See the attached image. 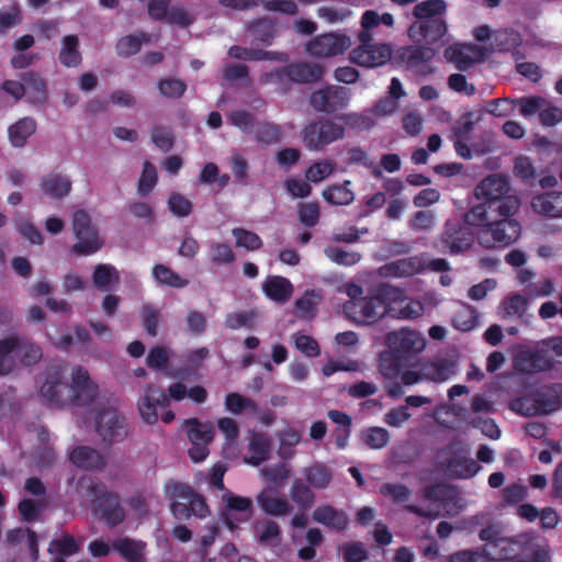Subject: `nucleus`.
I'll use <instances>...</instances> for the list:
<instances>
[{
  "instance_id": "4468645a",
  "label": "nucleus",
  "mask_w": 562,
  "mask_h": 562,
  "mask_svg": "<svg viewBox=\"0 0 562 562\" xmlns=\"http://www.w3.org/2000/svg\"><path fill=\"white\" fill-rule=\"evenodd\" d=\"M350 91L341 86H326L310 95L311 106L321 113L331 114L347 106Z\"/></svg>"
},
{
  "instance_id": "9b49d317",
  "label": "nucleus",
  "mask_w": 562,
  "mask_h": 562,
  "mask_svg": "<svg viewBox=\"0 0 562 562\" xmlns=\"http://www.w3.org/2000/svg\"><path fill=\"white\" fill-rule=\"evenodd\" d=\"M359 45L350 53V60L367 68H374L391 61L392 47L389 44L373 43L372 33L359 32Z\"/></svg>"
},
{
  "instance_id": "5fc2aeb1",
  "label": "nucleus",
  "mask_w": 562,
  "mask_h": 562,
  "mask_svg": "<svg viewBox=\"0 0 562 562\" xmlns=\"http://www.w3.org/2000/svg\"><path fill=\"white\" fill-rule=\"evenodd\" d=\"M257 317L258 314L254 310L228 313L225 317L224 325L226 328L232 330H236L243 327L254 329L256 326Z\"/></svg>"
},
{
  "instance_id": "2f4dec72",
  "label": "nucleus",
  "mask_w": 562,
  "mask_h": 562,
  "mask_svg": "<svg viewBox=\"0 0 562 562\" xmlns=\"http://www.w3.org/2000/svg\"><path fill=\"white\" fill-rule=\"evenodd\" d=\"M37 128L36 121L31 116L18 120L9 126L8 136L10 144L15 148H22L26 145L27 139L35 134Z\"/></svg>"
},
{
  "instance_id": "1a4fd4ad",
  "label": "nucleus",
  "mask_w": 562,
  "mask_h": 562,
  "mask_svg": "<svg viewBox=\"0 0 562 562\" xmlns=\"http://www.w3.org/2000/svg\"><path fill=\"white\" fill-rule=\"evenodd\" d=\"M345 133L344 125L336 124L329 119H319L307 123L301 132V137L307 149L322 150L329 144L342 139Z\"/></svg>"
},
{
  "instance_id": "58836bf2",
  "label": "nucleus",
  "mask_w": 562,
  "mask_h": 562,
  "mask_svg": "<svg viewBox=\"0 0 562 562\" xmlns=\"http://www.w3.org/2000/svg\"><path fill=\"white\" fill-rule=\"evenodd\" d=\"M484 111L464 112L451 128L450 138L471 139V134L476 123L482 121Z\"/></svg>"
},
{
  "instance_id": "a19ab883",
  "label": "nucleus",
  "mask_w": 562,
  "mask_h": 562,
  "mask_svg": "<svg viewBox=\"0 0 562 562\" xmlns=\"http://www.w3.org/2000/svg\"><path fill=\"white\" fill-rule=\"evenodd\" d=\"M350 184V180H345L341 184L329 186L322 192V196L331 205H349L355 200V193L349 188Z\"/></svg>"
},
{
  "instance_id": "864d4df0",
  "label": "nucleus",
  "mask_w": 562,
  "mask_h": 562,
  "mask_svg": "<svg viewBox=\"0 0 562 562\" xmlns=\"http://www.w3.org/2000/svg\"><path fill=\"white\" fill-rule=\"evenodd\" d=\"M326 257L339 266L351 267L361 260V254L353 250H345L338 246H327L324 249Z\"/></svg>"
},
{
  "instance_id": "4d7b16f0",
  "label": "nucleus",
  "mask_w": 562,
  "mask_h": 562,
  "mask_svg": "<svg viewBox=\"0 0 562 562\" xmlns=\"http://www.w3.org/2000/svg\"><path fill=\"white\" fill-rule=\"evenodd\" d=\"M164 491L166 497L170 499L171 503L181 501H184L183 503H188V501L195 493L190 485L177 482L175 480L167 481Z\"/></svg>"
},
{
  "instance_id": "e433bc0d",
  "label": "nucleus",
  "mask_w": 562,
  "mask_h": 562,
  "mask_svg": "<svg viewBox=\"0 0 562 562\" xmlns=\"http://www.w3.org/2000/svg\"><path fill=\"white\" fill-rule=\"evenodd\" d=\"M115 550L126 562H143L145 543L128 537L117 539L112 543Z\"/></svg>"
},
{
  "instance_id": "a211bd4d",
  "label": "nucleus",
  "mask_w": 562,
  "mask_h": 562,
  "mask_svg": "<svg viewBox=\"0 0 562 562\" xmlns=\"http://www.w3.org/2000/svg\"><path fill=\"white\" fill-rule=\"evenodd\" d=\"M441 469L454 479H471L481 469L477 462L469 458V451L460 448L450 452L449 457L441 463Z\"/></svg>"
},
{
  "instance_id": "6e6d98bb",
  "label": "nucleus",
  "mask_w": 562,
  "mask_h": 562,
  "mask_svg": "<svg viewBox=\"0 0 562 562\" xmlns=\"http://www.w3.org/2000/svg\"><path fill=\"white\" fill-rule=\"evenodd\" d=\"M15 347L14 339L0 340V375H7L18 368V360L12 355Z\"/></svg>"
},
{
  "instance_id": "6ab92c4d",
  "label": "nucleus",
  "mask_w": 562,
  "mask_h": 562,
  "mask_svg": "<svg viewBox=\"0 0 562 562\" xmlns=\"http://www.w3.org/2000/svg\"><path fill=\"white\" fill-rule=\"evenodd\" d=\"M426 270V260L423 255L411 256L390 261L378 269L382 278H408Z\"/></svg>"
},
{
  "instance_id": "c9c22d12",
  "label": "nucleus",
  "mask_w": 562,
  "mask_h": 562,
  "mask_svg": "<svg viewBox=\"0 0 562 562\" xmlns=\"http://www.w3.org/2000/svg\"><path fill=\"white\" fill-rule=\"evenodd\" d=\"M121 281L120 272L111 263H99L92 273L93 285L101 291H109L119 285Z\"/></svg>"
},
{
  "instance_id": "13d9d810",
  "label": "nucleus",
  "mask_w": 562,
  "mask_h": 562,
  "mask_svg": "<svg viewBox=\"0 0 562 562\" xmlns=\"http://www.w3.org/2000/svg\"><path fill=\"white\" fill-rule=\"evenodd\" d=\"M397 307H392L391 312L400 319H416L424 314V306L416 300H400Z\"/></svg>"
},
{
  "instance_id": "39448f33",
  "label": "nucleus",
  "mask_w": 562,
  "mask_h": 562,
  "mask_svg": "<svg viewBox=\"0 0 562 562\" xmlns=\"http://www.w3.org/2000/svg\"><path fill=\"white\" fill-rule=\"evenodd\" d=\"M562 406V383L543 385L531 395L512 401L513 411L524 416L548 415Z\"/></svg>"
},
{
  "instance_id": "423d86ee",
  "label": "nucleus",
  "mask_w": 562,
  "mask_h": 562,
  "mask_svg": "<svg viewBox=\"0 0 562 562\" xmlns=\"http://www.w3.org/2000/svg\"><path fill=\"white\" fill-rule=\"evenodd\" d=\"M72 232L77 238V243L71 246V252L86 257L98 252L104 245V240L100 237L99 231L93 225L91 216L85 210H77L72 214L71 221Z\"/></svg>"
},
{
  "instance_id": "ddd939ff",
  "label": "nucleus",
  "mask_w": 562,
  "mask_h": 562,
  "mask_svg": "<svg viewBox=\"0 0 562 562\" xmlns=\"http://www.w3.org/2000/svg\"><path fill=\"white\" fill-rule=\"evenodd\" d=\"M95 430L108 443L121 442L128 435L125 417L114 408H104L99 412L95 418Z\"/></svg>"
},
{
  "instance_id": "a878e982",
  "label": "nucleus",
  "mask_w": 562,
  "mask_h": 562,
  "mask_svg": "<svg viewBox=\"0 0 562 562\" xmlns=\"http://www.w3.org/2000/svg\"><path fill=\"white\" fill-rule=\"evenodd\" d=\"M69 459L74 465L87 471H100L105 465L103 456L97 449L88 446L75 447Z\"/></svg>"
},
{
  "instance_id": "72a5a7b5",
  "label": "nucleus",
  "mask_w": 562,
  "mask_h": 562,
  "mask_svg": "<svg viewBox=\"0 0 562 562\" xmlns=\"http://www.w3.org/2000/svg\"><path fill=\"white\" fill-rule=\"evenodd\" d=\"M262 289L267 297L277 303H285L293 293V285L290 280L279 276L268 278Z\"/></svg>"
},
{
  "instance_id": "473e14b6",
  "label": "nucleus",
  "mask_w": 562,
  "mask_h": 562,
  "mask_svg": "<svg viewBox=\"0 0 562 562\" xmlns=\"http://www.w3.org/2000/svg\"><path fill=\"white\" fill-rule=\"evenodd\" d=\"M40 187L44 194L60 200L69 194L72 183L66 176L48 173L42 177Z\"/></svg>"
},
{
  "instance_id": "0e129e2a",
  "label": "nucleus",
  "mask_w": 562,
  "mask_h": 562,
  "mask_svg": "<svg viewBox=\"0 0 562 562\" xmlns=\"http://www.w3.org/2000/svg\"><path fill=\"white\" fill-rule=\"evenodd\" d=\"M157 180L158 175L156 167L151 162L145 161L137 187L139 195L147 196L155 188Z\"/></svg>"
},
{
  "instance_id": "412c9836",
  "label": "nucleus",
  "mask_w": 562,
  "mask_h": 562,
  "mask_svg": "<svg viewBox=\"0 0 562 562\" xmlns=\"http://www.w3.org/2000/svg\"><path fill=\"white\" fill-rule=\"evenodd\" d=\"M482 48L476 45L457 44L449 46L446 52V58L453 63L459 70H468L480 59Z\"/></svg>"
},
{
  "instance_id": "37998d69",
  "label": "nucleus",
  "mask_w": 562,
  "mask_h": 562,
  "mask_svg": "<svg viewBox=\"0 0 562 562\" xmlns=\"http://www.w3.org/2000/svg\"><path fill=\"white\" fill-rule=\"evenodd\" d=\"M306 483L316 490H325L331 482L330 469L322 463H315L303 470Z\"/></svg>"
},
{
  "instance_id": "c85d7f7f",
  "label": "nucleus",
  "mask_w": 562,
  "mask_h": 562,
  "mask_svg": "<svg viewBox=\"0 0 562 562\" xmlns=\"http://www.w3.org/2000/svg\"><path fill=\"white\" fill-rule=\"evenodd\" d=\"M257 503L263 513L273 517L286 516L292 513V505L284 496H279L271 490H263L257 495Z\"/></svg>"
},
{
  "instance_id": "7c9ffc66",
  "label": "nucleus",
  "mask_w": 562,
  "mask_h": 562,
  "mask_svg": "<svg viewBox=\"0 0 562 562\" xmlns=\"http://www.w3.org/2000/svg\"><path fill=\"white\" fill-rule=\"evenodd\" d=\"M474 37L477 42H485L492 38V47L498 52L509 50L517 41V35L513 32L497 31L492 33L487 25L477 26L474 30Z\"/></svg>"
},
{
  "instance_id": "f03ea898",
  "label": "nucleus",
  "mask_w": 562,
  "mask_h": 562,
  "mask_svg": "<svg viewBox=\"0 0 562 562\" xmlns=\"http://www.w3.org/2000/svg\"><path fill=\"white\" fill-rule=\"evenodd\" d=\"M389 351L380 357L381 372L389 378L397 375L409 366L412 356L425 348V340L415 330L402 329L386 336Z\"/></svg>"
},
{
  "instance_id": "dca6fc26",
  "label": "nucleus",
  "mask_w": 562,
  "mask_h": 562,
  "mask_svg": "<svg viewBox=\"0 0 562 562\" xmlns=\"http://www.w3.org/2000/svg\"><path fill=\"white\" fill-rule=\"evenodd\" d=\"M344 312L355 323L374 324L386 312V307L373 295L349 300L344 305Z\"/></svg>"
},
{
  "instance_id": "cd10ccee",
  "label": "nucleus",
  "mask_w": 562,
  "mask_h": 562,
  "mask_svg": "<svg viewBox=\"0 0 562 562\" xmlns=\"http://www.w3.org/2000/svg\"><path fill=\"white\" fill-rule=\"evenodd\" d=\"M532 210L548 217H562V192L550 191L537 194L531 200Z\"/></svg>"
},
{
  "instance_id": "2eb2a0df",
  "label": "nucleus",
  "mask_w": 562,
  "mask_h": 562,
  "mask_svg": "<svg viewBox=\"0 0 562 562\" xmlns=\"http://www.w3.org/2000/svg\"><path fill=\"white\" fill-rule=\"evenodd\" d=\"M351 46V40L341 33H325L315 36L305 44L308 55L326 58L344 54Z\"/></svg>"
},
{
  "instance_id": "8fccbe9b",
  "label": "nucleus",
  "mask_w": 562,
  "mask_h": 562,
  "mask_svg": "<svg viewBox=\"0 0 562 562\" xmlns=\"http://www.w3.org/2000/svg\"><path fill=\"white\" fill-rule=\"evenodd\" d=\"M360 438L369 449L380 450L389 445L390 432L383 427L372 426L363 429Z\"/></svg>"
},
{
  "instance_id": "e2e57ef3",
  "label": "nucleus",
  "mask_w": 562,
  "mask_h": 562,
  "mask_svg": "<svg viewBox=\"0 0 562 562\" xmlns=\"http://www.w3.org/2000/svg\"><path fill=\"white\" fill-rule=\"evenodd\" d=\"M228 55L240 60H265L273 59V53L259 48H246L239 45H233L228 49Z\"/></svg>"
},
{
  "instance_id": "49530a36",
  "label": "nucleus",
  "mask_w": 562,
  "mask_h": 562,
  "mask_svg": "<svg viewBox=\"0 0 562 562\" xmlns=\"http://www.w3.org/2000/svg\"><path fill=\"white\" fill-rule=\"evenodd\" d=\"M311 487L302 479H295L290 488L291 499L304 510L312 507L315 503L316 496Z\"/></svg>"
},
{
  "instance_id": "c756f323",
  "label": "nucleus",
  "mask_w": 562,
  "mask_h": 562,
  "mask_svg": "<svg viewBox=\"0 0 562 562\" xmlns=\"http://www.w3.org/2000/svg\"><path fill=\"white\" fill-rule=\"evenodd\" d=\"M497 213L498 210L492 207L488 203L483 202L467 211L462 216L461 223L469 228L476 227L479 231H484L488 227L492 220L497 217Z\"/></svg>"
},
{
  "instance_id": "603ef678",
  "label": "nucleus",
  "mask_w": 562,
  "mask_h": 562,
  "mask_svg": "<svg viewBox=\"0 0 562 562\" xmlns=\"http://www.w3.org/2000/svg\"><path fill=\"white\" fill-rule=\"evenodd\" d=\"M142 325L149 337H156L158 335V326L161 322L160 311L149 304L144 303L139 310Z\"/></svg>"
},
{
  "instance_id": "09e8293b",
  "label": "nucleus",
  "mask_w": 562,
  "mask_h": 562,
  "mask_svg": "<svg viewBox=\"0 0 562 562\" xmlns=\"http://www.w3.org/2000/svg\"><path fill=\"white\" fill-rule=\"evenodd\" d=\"M186 424L190 442L211 443L214 438V429L211 424L201 423L198 418H190Z\"/></svg>"
},
{
  "instance_id": "f257e3e1",
  "label": "nucleus",
  "mask_w": 562,
  "mask_h": 562,
  "mask_svg": "<svg viewBox=\"0 0 562 562\" xmlns=\"http://www.w3.org/2000/svg\"><path fill=\"white\" fill-rule=\"evenodd\" d=\"M68 366L64 360L52 361L42 374L40 396L50 408L66 405L88 406L98 395V386L81 366L71 370V383L67 381Z\"/></svg>"
},
{
  "instance_id": "7ed1b4c3",
  "label": "nucleus",
  "mask_w": 562,
  "mask_h": 562,
  "mask_svg": "<svg viewBox=\"0 0 562 562\" xmlns=\"http://www.w3.org/2000/svg\"><path fill=\"white\" fill-rule=\"evenodd\" d=\"M447 2H418L414 15L418 19L408 29L409 37L428 45L438 43L447 33L446 22L440 15L446 11Z\"/></svg>"
},
{
  "instance_id": "052dcab7",
  "label": "nucleus",
  "mask_w": 562,
  "mask_h": 562,
  "mask_svg": "<svg viewBox=\"0 0 562 562\" xmlns=\"http://www.w3.org/2000/svg\"><path fill=\"white\" fill-rule=\"evenodd\" d=\"M249 30L251 31L256 41L270 45L274 37V24L269 19H259L254 21Z\"/></svg>"
},
{
  "instance_id": "4be33fe9",
  "label": "nucleus",
  "mask_w": 562,
  "mask_h": 562,
  "mask_svg": "<svg viewBox=\"0 0 562 562\" xmlns=\"http://www.w3.org/2000/svg\"><path fill=\"white\" fill-rule=\"evenodd\" d=\"M554 361L543 351H524L515 359V368L524 373H537L549 371Z\"/></svg>"
},
{
  "instance_id": "774afa93",
  "label": "nucleus",
  "mask_w": 562,
  "mask_h": 562,
  "mask_svg": "<svg viewBox=\"0 0 562 562\" xmlns=\"http://www.w3.org/2000/svg\"><path fill=\"white\" fill-rule=\"evenodd\" d=\"M340 550L345 562H363L368 559V551L360 541L346 542Z\"/></svg>"
},
{
  "instance_id": "9d476101",
  "label": "nucleus",
  "mask_w": 562,
  "mask_h": 562,
  "mask_svg": "<svg viewBox=\"0 0 562 562\" xmlns=\"http://www.w3.org/2000/svg\"><path fill=\"white\" fill-rule=\"evenodd\" d=\"M324 67L318 64L300 61L289 64L284 67L276 68L262 76V82H283L284 80L293 83L308 85L315 83L323 78Z\"/></svg>"
},
{
  "instance_id": "20e7f679",
  "label": "nucleus",
  "mask_w": 562,
  "mask_h": 562,
  "mask_svg": "<svg viewBox=\"0 0 562 562\" xmlns=\"http://www.w3.org/2000/svg\"><path fill=\"white\" fill-rule=\"evenodd\" d=\"M510 186L508 179L501 173H494L483 179L475 188V196L498 210V214H517L520 209V200L514 194H508Z\"/></svg>"
},
{
  "instance_id": "bb28decb",
  "label": "nucleus",
  "mask_w": 562,
  "mask_h": 562,
  "mask_svg": "<svg viewBox=\"0 0 562 562\" xmlns=\"http://www.w3.org/2000/svg\"><path fill=\"white\" fill-rule=\"evenodd\" d=\"M313 519L335 531H344L349 525V518L342 509L331 505H321L313 512Z\"/></svg>"
},
{
  "instance_id": "f3484780",
  "label": "nucleus",
  "mask_w": 562,
  "mask_h": 562,
  "mask_svg": "<svg viewBox=\"0 0 562 562\" xmlns=\"http://www.w3.org/2000/svg\"><path fill=\"white\" fill-rule=\"evenodd\" d=\"M138 411L145 423L154 425L158 422V409L169 407L170 402L160 387L147 385L145 394L138 401Z\"/></svg>"
},
{
  "instance_id": "4c0bfd02",
  "label": "nucleus",
  "mask_w": 562,
  "mask_h": 562,
  "mask_svg": "<svg viewBox=\"0 0 562 562\" xmlns=\"http://www.w3.org/2000/svg\"><path fill=\"white\" fill-rule=\"evenodd\" d=\"M151 36L146 32L122 36L115 45V52L120 57L128 58L140 52L144 43H149Z\"/></svg>"
},
{
  "instance_id": "3c124183",
  "label": "nucleus",
  "mask_w": 562,
  "mask_h": 562,
  "mask_svg": "<svg viewBox=\"0 0 562 562\" xmlns=\"http://www.w3.org/2000/svg\"><path fill=\"white\" fill-rule=\"evenodd\" d=\"M345 125L357 132H364L371 130L375 125V121L371 114V110H364L363 112H350L345 113L339 117Z\"/></svg>"
},
{
  "instance_id": "6e6552de",
  "label": "nucleus",
  "mask_w": 562,
  "mask_h": 562,
  "mask_svg": "<svg viewBox=\"0 0 562 562\" xmlns=\"http://www.w3.org/2000/svg\"><path fill=\"white\" fill-rule=\"evenodd\" d=\"M92 497V507L98 515L110 527L121 525L125 519V510L120 503V496L110 492L103 483H93L88 488Z\"/></svg>"
},
{
  "instance_id": "393cba45",
  "label": "nucleus",
  "mask_w": 562,
  "mask_h": 562,
  "mask_svg": "<svg viewBox=\"0 0 562 562\" xmlns=\"http://www.w3.org/2000/svg\"><path fill=\"white\" fill-rule=\"evenodd\" d=\"M170 510L173 517L178 520H186L189 519L191 516H195L198 518H205L210 514V509L205 498L196 493L193 494V496L188 501V503H171Z\"/></svg>"
},
{
  "instance_id": "bf43d9fd",
  "label": "nucleus",
  "mask_w": 562,
  "mask_h": 562,
  "mask_svg": "<svg viewBox=\"0 0 562 562\" xmlns=\"http://www.w3.org/2000/svg\"><path fill=\"white\" fill-rule=\"evenodd\" d=\"M160 94L167 99H180L187 91V83L181 79L165 78L157 82Z\"/></svg>"
},
{
  "instance_id": "c03bdc74",
  "label": "nucleus",
  "mask_w": 562,
  "mask_h": 562,
  "mask_svg": "<svg viewBox=\"0 0 562 562\" xmlns=\"http://www.w3.org/2000/svg\"><path fill=\"white\" fill-rule=\"evenodd\" d=\"M80 546L72 535L63 532L58 538H54L47 548L52 555L71 557L79 552Z\"/></svg>"
},
{
  "instance_id": "0eeeda50",
  "label": "nucleus",
  "mask_w": 562,
  "mask_h": 562,
  "mask_svg": "<svg viewBox=\"0 0 562 562\" xmlns=\"http://www.w3.org/2000/svg\"><path fill=\"white\" fill-rule=\"evenodd\" d=\"M515 215H501L497 213V217L492 220L487 228L479 231V243L485 248L506 247L514 244L521 233V225L514 218Z\"/></svg>"
},
{
  "instance_id": "f8f14e48",
  "label": "nucleus",
  "mask_w": 562,
  "mask_h": 562,
  "mask_svg": "<svg viewBox=\"0 0 562 562\" xmlns=\"http://www.w3.org/2000/svg\"><path fill=\"white\" fill-rule=\"evenodd\" d=\"M474 241V233L459 220H448L445 223L436 247L449 255H459L470 249Z\"/></svg>"
},
{
  "instance_id": "de8ad7c7",
  "label": "nucleus",
  "mask_w": 562,
  "mask_h": 562,
  "mask_svg": "<svg viewBox=\"0 0 562 562\" xmlns=\"http://www.w3.org/2000/svg\"><path fill=\"white\" fill-rule=\"evenodd\" d=\"M153 277L159 284L171 288L180 289L189 284V280L162 263H157L153 267Z\"/></svg>"
},
{
  "instance_id": "680f3d73",
  "label": "nucleus",
  "mask_w": 562,
  "mask_h": 562,
  "mask_svg": "<svg viewBox=\"0 0 562 562\" xmlns=\"http://www.w3.org/2000/svg\"><path fill=\"white\" fill-rule=\"evenodd\" d=\"M282 135L281 127L272 123H260L255 130L256 140L266 145L279 143Z\"/></svg>"
},
{
  "instance_id": "b1692460",
  "label": "nucleus",
  "mask_w": 562,
  "mask_h": 562,
  "mask_svg": "<svg viewBox=\"0 0 562 562\" xmlns=\"http://www.w3.org/2000/svg\"><path fill=\"white\" fill-rule=\"evenodd\" d=\"M25 85L26 102L33 106H43L47 102V83L44 78L34 71H26L20 75Z\"/></svg>"
},
{
  "instance_id": "79ce46f5",
  "label": "nucleus",
  "mask_w": 562,
  "mask_h": 562,
  "mask_svg": "<svg viewBox=\"0 0 562 562\" xmlns=\"http://www.w3.org/2000/svg\"><path fill=\"white\" fill-rule=\"evenodd\" d=\"M79 41L76 35H66L63 38V47L59 53V61L67 68L77 67L82 57L79 52Z\"/></svg>"
},
{
  "instance_id": "ea45409f",
  "label": "nucleus",
  "mask_w": 562,
  "mask_h": 562,
  "mask_svg": "<svg viewBox=\"0 0 562 562\" xmlns=\"http://www.w3.org/2000/svg\"><path fill=\"white\" fill-rule=\"evenodd\" d=\"M249 457L245 462L258 467L269 458L270 442L262 434H252L248 445Z\"/></svg>"
},
{
  "instance_id": "5701e85b",
  "label": "nucleus",
  "mask_w": 562,
  "mask_h": 562,
  "mask_svg": "<svg viewBox=\"0 0 562 562\" xmlns=\"http://www.w3.org/2000/svg\"><path fill=\"white\" fill-rule=\"evenodd\" d=\"M170 2H148V14L155 20H166L170 24L186 27L193 22V18L182 8H171Z\"/></svg>"
},
{
  "instance_id": "aec40b11",
  "label": "nucleus",
  "mask_w": 562,
  "mask_h": 562,
  "mask_svg": "<svg viewBox=\"0 0 562 562\" xmlns=\"http://www.w3.org/2000/svg\"><path fill=\"white\" fill-rule=\"evenodd\" d=\"M435 56V49L427 46H403L392 50L391 63L397 67L414 69L429 61Z\"/></svg>"
},
{
  "instance_id": "f704fd0d",
  "label": "nucleus",
  "mask_w": 562,
  "mask_h": 562,
  "mask_svg": "<svg viewBox=\"0 0 562 562\" xmlns=\"http://www.w3.org/2000/svg\"><path fill=\"white\" fill-rule=\"evenodd\" d=\"M456 372V363L449 359H438L423 363V374L426 380L443 382Z\"/></svg>"
},
{
  "instance_id": "69168bd1",
  "label": "nucleus",
  "mask_w": 562,
  "mask_h": 562,
  "mask_svg": "<svg viewBox=\"0 0 562 562\" xmlns=\"http://www.w3.org/2000/svg\"><path fill=\"white\" fill-rule=\"evenodd\" d=\"M452 323L457 329L469 331L477 325L479 316L473 307L464 305L462 310L456 313Z\"/></svg>"
},
{
  "instance_id": "338daca9",
  "label": "nucleus",
  "mask_w": 562,
  "mask_h": 562,
  "mask_svg": "<svg viewBox=\"0 0 562 562\" xmlns=\"http://www.w3.org/2000/svg\"><path fill=\"white\" fill-rule=\"evenodd\" d=\"M236 238V246L243 247L247 250H258L262 247V240L260 236L251 231L245 228H234L232 231Z\"/></svg>"
},
{
  "instance_id": "a18cd8bd",
  "label": "nucleus",
  "mask_w": 562,
  "mask_h": 562,
  "mask_svg": "<svg viewBox=\"0 0 562 562\" xmlns=\"http://www.w3.org/2000/svg\"><path fill=\"white\" fill-rule=\"evenodd\" d=\"M222 498L226 505L227 510L236 512L243 515L238 522L249 520L254 510L252 501L249 497L235 495L231 491L226 490Z\"/></svg>"
}]
</instances>
